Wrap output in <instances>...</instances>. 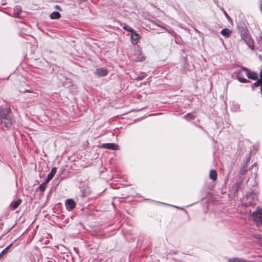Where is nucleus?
Returning <instances> with one entry per match:
<instances>
[{
  "label": "nucleus",
  "mask_w": 262,
  "mask_h": 262,
  "mask_svg": "<svg viewBox=\"0 0 262 262\" xmlns=\"http://www.w3.org/2000/svg\"><path fill=\"white\" fill-rule=\"evenodd\" d=\"M216 176H217V173L215 170H210V173H209V177L211 179H212L213 181L216 180Z\"/></svg>",
  "instance_id": "nucleus-13"
},
{
  "label": "nucleus",
  "mask_w": 262,
  "mask_h": 262,
  "mask_svg": "<svg viewBox=\"0 0 262 262\" xmlns=\"http://www.w3.org/2000/svg\"><path fill=\"white\" fill-rule=\"evenodd\" d=\"M12 244H11L10 245H9L8 246H7L2 252L0 254V257L1 256H2L3 255L5 254V253L7 252V251L8 250V249H9V248L12 246Z\"/></svg>",
  "instance_id": "nucleus-20"
},
{
  "label": "nucleus",
  "mask_w": 262,
  "mask_h": 262,
  "mask_svg": "<svg viewBox=\"0 0 262 262\" xmlns=\"http://www.w3.org/2000/svg\"><path fill=\"white\" fill-rule=\"evenodd\" d=\"M55 8L57 10H59V11H61V8H60V7L59 6H58V5H56V6H55Z\"/></svg>",
  "instance_id": "nucleus-22"
},
{
  "label": "nucleus",
  "mask_w": 262,
  "mask_h": 262,
  "mask_svg": "<svg viewBox=\"0 0 262 262\" xmlns=\"http://www.w3.org/2000/svg\"><path fill=\"white\" fill-rule=\"evenodd\" d=\"M140 38V35L136 31H134L130 35V39L133 44H137L139 42Z\"/></svg>",
  "instance_id": "nucleus-5"
},
{
  "label": "nucleus",
  "mask_w": 262,
  "mask_h": 262,
  "mask_svg": "<svg viewBox=\"0 0 262 262\" xmlns=\"http://www.w3.org/2000/svg\"><path fill=\"white\" fill-rule=\"evenodd\" d=\"M260 86V91H262V79L260 78L253 83V86L257 87Z\"/></svg>",
  "instance_id": "nucleus-15"
},
{
  "label": "nucleus",
  "mask_w": 262,
  "mask_h": 262,
  "mask_svg": "<svg viewBox=\"0 0 262 262\" xmlns=\"http://www.w3.org/2000/svg\"><path fill=\"white\" fill-rule=\"evenodd\" d=\"M185 118L189 117L191 119L193 118V116L192 114H188L187 116H185Z\"/></svg>",
  "instance_id": "nucleus-21"
},
{
  "label": "nucleus",
  "mask_w": 262,
  "mask_h": 262,
  "mask_svg": "<svg viewBox=\"0 0 262 262\" xmlns=\"http://www.w3.org/2000/svg\"><path fill=\"white\" fill-rule=\"evenodd\" d=\"M231 33H232V31L228 28H225V29H223L221 32V34L223 36H224L226 37H227V38L230 36Z\"/></svg>",
  "instance_id": "nucleus-11"
},
{
  "label": "nucleus",
  "mask_w": 262,
  "mask_h": 262,
  "mask_svg": "<svg viewBox=\"0 0 262 262\" xmlns=\"http://www.w3.org/2000/svg\"><path fill=\"white\" fill-rule=\"evenodd\" d=\"M75 202L72 199L67 200L66 205V207L68 210H71L73 209L75 206Z\"/></svg>",
  "instance_id": "nucleus-8"
},
{
  "label": "nucleus",
  "mask_w": 262,
  "mask_h": 262,
  "mask_svg": "<svg viewBox=\"0 0 262 262\" xmlns=\"http://www.w3.org/2000/svg\"><path fill=\"white\" fill-rule=\"evenodd\" d=\"M260 9L261 11L262 12V4L261 5V6L260 7Z\"/></svg>",
  "instance_id": "nucleus-23"
},
{
  "label": "nucleus",
  "mask_w": 262,
  "mask_h": 262,
  "mask_svg": "<svg viewBox=\"0 0 262 262\" xmlns=\"http://www.w3.org/2000/svg\"><path fill=\"white\" fill-rule=\"evenodd\" d=\"M21 203V200L18 199L16 201L12 202L11 204V207H12L13 210H15L17 207L20 205Z\"/></svg>",
  "instance_id": "nucleus-12"
},
{
  "label": "nucleus",
  "mask_w": 262,
  "mask_h": 262,
  "mask_svg": "<svg viewBox=\"0 0 262 262\" xmlns=\"http://www.w3.org/2000/svg\"><path fill=\"white\" fill-rule=\"evenodd\" d=\"M252 216L257 225H262V208L257 207Z\"/></svg>",
  "instance_id": "nucleus-2"
},
{
  "label": "nucleus",
  "mask_w": 262,
  "mask_h": 262,
  "mask_svg": "<svg viewBox=\"0 0 262 262\" xmlns=\"http://www.w3.org/2000/svg\"><path fill=\"white\" fill-rule=\"evenodd\" d=\"M225 15H226V16H227V13H225Z\"/></svg>",
  "instance_id": "nucleus-24"
},
{
  "label": "nucleus",
  "mask_w": 262,
  "mask_h": 262,
  "mask_svg": "<svg viewBox=\"0 0 262 262\" xmlns=\"http://www.w3.org/2000/svg\"><path fill=\"white\" fill-rule=\"evenodd\" d=\"M0 120L2 124H3L6 127L11 126L12 120L9 114H6L4 111L0 110Z\"/></svg>",
  "instance_id": "nucleus-1"
},
{
  "label": "nucleus",
  "mask_w": 262,
  "mask_h": 262,
  "mask_svg": "<svg viewBox=\"0 0 262 262\" xmlns=\"http://www.w3.org/2000/svg\"><path fill=\"white\" fill-rule=\"evenodd\" d=\"M56 172V168L55 167L53 168L50 172L48 175L47 178L46 179V183H48L53 178Z\"/></svg>",
  "instance_id": "nucleus-10"
},
{
  "label": "nucleus",
  "mask_w": 262,
  "mask_h": 262,
  "mask_svg": "<svg viewBox=\"0 0 262 262\" xmlns=\"http://www.w3.org/2000/svg\"><path fill=\"white\" fill-rule=\"evenodd\" d=\"M260 243L261 244H262V241H260Z\"/></svg>",
  "instance_id": "nucleus-25"
},
{
  "label": "nucleus",
  "mask_w": 262,
  "mask_h": 262,
  "mask_svg": "<svg viewBox=\"0 0 262 262\" xmlns=\"http://www.w3.org/2000/svg\"><path fill=\"white\" fill-rule=\"evenodd\" d=\"M107 70L104 68L97 69L95 72V75L98 77L105 76L107 74Z\"/></svg>",
  "instance_id": "nucleus-6"
},
{
  "label": "nucleus",
  "mask_w": 262,
  "mask_h": 262,
  "mask_svg": "<svg viewBox=\"0 0 262 262\" xmlns=\"http://www.w3.org/2000/svg\"><path fill=\"white\" fill-rule=\"evenodd\" d=\"M229 262H247L244 259L238 258H233L229 260Z\"/></svg>",
  "instance_id": "nucleus-18"
},
{
  "label": "nucleus",
  "mask_w": 262,
  "mask_h": 262,
  "mask_svg": "<svg viewBox=\"0 0 262 262\" xmlns=\"http://www.w3.org/2000/svg\"><path fill=\"white\" fill-rule=\"evenodd\" d=\"M47 183H46V181L42 183L40 186H39V189L41 191H43L45 190V188H46V184H47Z\"/></svg>",
  "instance_id": "nucleus-19"
},
{
  "label": "nucleus",
  "mask_w": 262,
  "mask_h": 262,
  "mask_svg": "<svg viewBox=\"0 0 262 262\" xmlns=\"http://www.w3.org/2000/svg\"><path fill=\"white\" fill-rule=\"evenodd\" d=\"M134 56V60L136 61H142L144 60V57L142 55L141 50L139 47L135 48Z\"/></svg>",
  "instance_id": "nucleus-4"
},
{
  "label": "nucleus",
  "mask_w": 262,
  "mask_h": 262,
  "mask_svg": "<svg viewBox=\"0 0 262 262\" xmlns=\"http://www.w3.org/2000/svg\"><path fill=\"white\" fill-rule=\"evenodd\" d=\"M103 148L116 150L118 149V145L114 143H105L103 144L101 146Z\"/></svg>",
  "instance_id": "nucleus-7"
},
{
  "label": "nucleus",
  "mask_w": 262,
  "mask_h": 262,
  "mask_svg": "<svg viewBox=\"0 0 262 262\" xmlns=\"http://www.w3.org/2000/svg\"><path fill=\"white\" fill-rule=\"evenodd\" d=\"M60 14L58 12H53L50 15V18L53 19H58L60 17Z\"/></svg>",
  "instance_id": "nucleus-14"
},
{
  "label": "nucleus",
  "mask_w": 262,
  "mask_h": 262,
  "mask_svg": "<svg viewBox=\"0 0 262 262\" xmlns=\"http://www.w3.org/2000/svg\"><path fill=\"white\" fill-rule=\"evenodd\" d=\"M21 12V10L18 7H16L14 9V15L16 17H19Z\"/></svg>",
  "instance_id": "nucleus-16"
},
{
  "label": "nucleus",
  "mask_w": 262,
  "mask_h": 262,
  "mask_svg": "<svg viewBox=\"0 0 262 262\" xmlns=\"http://www.w3.org/2000/svg\"><path fill=\"white\" fill-rule=\"evenodd\" d=\"M123 28L126 31L130 32L131 33L134 31V30L130 27L126 25H124V26L123 27Z\"/></svg>",
  "instance_id": "nucleus-17"
},
{
  "label": "nucleus",
  "mask_w": 262,
  "mask_h": 262,
  "mask_svg": "<svg viewBox=\"0 0 262 262\" xmlns=\"http://www.w3.org/2000/svg\"><path fill=\"white\" fill-rule=\"evenodd\" d=\"M247 72V69L246 68H242L237 71L236 73V77L237 79L243 83L247 82V79L245 77L246 73Z\"/></svg>",
  "instance_id": "nucleus-3"
},
{
  "label": "nucleus",
  "mask_w": 262,
  "mask_h": 262,
  "mask_svg": "<svg viewBox=\"0 0 262 262\" xmlns=\"http://www.w3.org/2000/svg\"><path fill=\"white\" fill-rule=\"evenodd\" d=\"M246 76L250 79L256 80L258 78V75L256 73L254 72H250L247 70V72L246 73Z\"/></svg>",
  "instance_id": "nucleus-9"
}]
</instances>
